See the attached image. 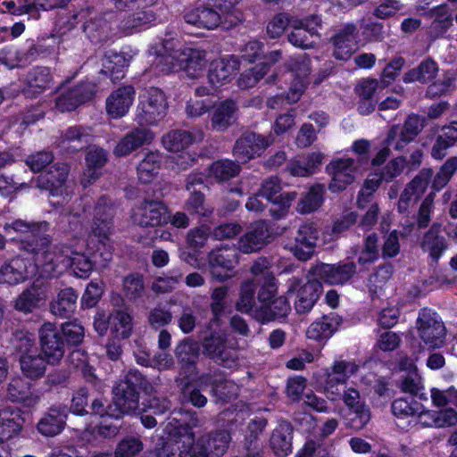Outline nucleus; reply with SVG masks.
I'll use <instances>...</instances> for the list:
<instances>
[{
  "instance_id": "20e7f679",
  "label": "nucleus",
  "mask_w": 457,
  "mask_h": 457,
  "mask_svg": "<svg viewBox=\"0 0 457 457\" xmlns=\"http://www.w3.org/2000/svg\"><path fill=\"white\" fill-rule=\"evenodd\" d=\"M184 411L186 408L170 413L167 426L168 436L160 437L154 446L160 457H191L192 451L187 449V446H191L189 435L184 433L183 429L188 426Z\"/></svg>"
},
{
  "instance_id": "69168bd1",
  "label": "nucleus",
  "mask_w": 457,
  "mask_h": 457,
  "mask_svg": "<svg viewBox=\"0 0 457 457\" xmlns=\"http://www.w3.org/2000/svg\"><path fill=\"white\" fill-rule=\"evenodd\" d=\"M90 398L89 389L86 386H79L72 393L71 405L68 411L75 416L84 417L87 415Z\"/></svg>"
},
{
  "instance_id": "3c124183",
  "label": "nucleus",
  "mask_w": 457,
  "mask_h": 457,
  "mask_svg": "<svg viewBox=\"0 0 457 457\" xmlns=\"http://www.w3.org/2000/svg\"><path fill=\"white\" fill-rule=\"evenodd\" d=\"M433 21L430 25V34L437 38L444 35L453 24V17L446 5H438L428 12Z\"/></svg>"
},
{
  "instance_id": "de8ad7c7",
  "label": "nucleus",
  "mask_w": 457,
  "mask_h": 457,
  "mask_svg": "<svg viewBox=\"0 0 457 457\" xmlns=\"http://www.w3.org/2000/svg\"><path fill=\"white\" fill-rule=\"evenodd\" d=\"M457 142V122H453L448 126L440 129L431 149V156L434 159L441 160L446 154L447 149Z\"/></svg>"
},
{
  "instance_id": "c9c22d12",
  "label": "nucleus",
  "mask_w": 457,
  "mask_h": 457,
  "mask_svg": "<svg viewBox=\"0 0 457 457\" xmlns=\"http://www.w3.org/2000/svg\"><path fill=\"white\" fill-rule=\"evenodd\" d=\"M322 160L323 154L319 152L296 156L287 163V170L295 177H309L316 172Z\"/></svg>"
},
{
  "instance_id": "6e6d98bb",
  "label": "nucleus",
  "mask_w": 457,
  "mask_h": 457,
  "mask_svg": "<svg viewBox=\"0 0 457 457\" xmlns=\"http://www.w3.org/2000/svg\"><path fill=\"white\" fill-rule=\"evenodd\" d=\"M11 344L19 358L37 353L35 335L29 331L16 330L12 333Z\"/></svg>"
},
{
  "instance_id": "c756f323",
  "label": "nucleus",
  "mask_w": 457,
  "mask_h": 457,
  "mask_svg": "<svg viewBox=\"0 0 457 457\" xmlns=\"http://www.w3.org/2000/svg\"><path fill=\"white\" fill-rule=\"evenodd\" d=\"M271 233L267 223L260 220L253 224L238 241V249L244 253L260 250L270 237Z\"/></svg>"
},
{
  "instance_id": "1a4fd4ad",
  "label": "nucleus",
  "mask_w": 457,
  "mask_h": 457,
  "mask_svg": "<svg viewBox=\"0 0 457 457\" xmlns=\"http://www.w3.org/2000/svg\"><path fill=\"white\" fill-rule=\"evenodd\" d=\"M197 382L201 386L211 388L210 395L217 404L226 405L238 397L237 385L219 369L200 374Z\"/></svg>"
},
{
  "instance_id": "5fc2aeb1",
  "label": "nucleus",
  "mask_w": 457,
  "mask_h": 457,
  "mask_svg": "<svg viewBox=\"0 0 457 457\" xmlns=\"http://www.w3.org/2000/svg\"><path fill=\"white\" fill-rule=\"evenodd\" d=\"M78 295L69 287L61 290L57 297L51 302L52 314L72 313L77 308Z\"/></svg>"
},
{
  "instance_id": "338daca9",
  "label": "nucleus",
  "mask_w": 457,
  "mask_h": 457,
  "mask_svg": "<svg viewBox=\"0 0 457 457\" xmlns=\"http://www.w3.org/2000/svg\"><path fill=\"white\" fill-rule=\"evenodd\" d=\"M296 198L295 192H288L280 194L274 197L270 203L269 209L270 215L275 220H280L284 218L289 211L291 203Z\"/></svg>"
},
{
  "instance_id": "a878e982",
  "label": "nucleus",
  "mask_w": 457,
  "mask_h": 457,
  "mask_svg": "<svg viewBox=\"0 0 457 457\" xmlns=\"http://www.w3.org/2000/svg\"><path fill=\"white\" fill-rule=\"evenodd\" d=\"M166 207L160 201H144L132 213L133 223L140 227H155L162 224Z\"/></svg>"
},
{
  "instance_id": "6e6552de",
  "label": "nucleus",
  "mask_w": 457,
  "mask_h": 457,
  "mask_svg": "<svg viewBox=\"0 0 457 457\" xmlns=\"http://www.w3.org/2000/svg\"><path fill=\"white\" fill-rule=\"evenodd\" d=\"M167 110L165 94L158 87L145 88L139 95L137 120L141 126L155 125L164 119Z\"/></svg>"
},
{
  "instance_id": "0e129e2a",
  "label": "nucleus",
  "mask_w": 457,
  "mask_h": 457,
  "mask_svg": "<svg viewBox=\"0 0 457 457\" xmlns=\"http://www.w3.org/2000/svg\"><path fill=\"white\" fill-rule=\"evenodd\" d=\"M185 210L191 215L198 217H210L213 208L205 203L204 195L202 192L190 193V196L185 203Z\"/></svg>"
},
{
  "instance_id": "58836bf2",
  "label": "nucleus",
  "mask_w": 457,
  "mask_h": 457,
  "mask_svg": "<svg viewBox=\"0 0 457 457\" xmlns=\"http://www.w3.org/2000/svg\"><path fill=\"white\" fill-rule=\"evenodd\" d=\"M237 70V63L233 59L221 58L211 63L208 82L212 87H219L230 81Z\"/></svg>"
},
{
  "instance_id": "f704fd0d",
  "label": "nucleus",
  "mask_w": 457,
  "mask_h": 457,
  "mask_svg": "<svg viewBox=\"0 0 457 457\" xmlns=\"http://www.w3.org/2000/svg\"><path fill=\"white\" fill-rule=\"evenodd\" d=\"M238 105L236 101L227 99L214 106L211 118V126L216 131H225L236 120Z\"/></svg>"
},
{
  "instance_id": "f3484780",
  "label": "nucleus",
  "mask_w": 457,
  "mask_h": 457,
  "mask_svg": "<svg viewBox=\"0 0 457 457\" xmlns=\"http://www.w3.org/2000/svg\"><path fill=\"white\" fill-rule=\"evenodd\" d=\"M200 355L198 343L189 338L182 340L175 349V356L179 365V375L189 379L198 372L197 361Z\"/></svg>"
},
{
  "instance_id": "79ce46f5",
  "label": "nucleus",
  "mask_w": 457,
  "mask_h": 457,
  "mask_svg": "<svg viewBox=\"0 0 457 457\" xmlns=\"http://www.w3.org/2000/svg\"><path fill=\"white\" fill-rule=\"evenodd\" d=\"M181 70L187 77L195 79L200 76L206 66V53L200 49L185 48L180 54Z\"/></svg>"
},
{
  "instance_id": "412c9836",
  "label": "nucleus",
  "mask_w": 457,
  "mask_h": 457,
  "mask_svg": "<svg viewBox=\"0 0 457 457\" xmlns=\"http://www.w3.org/2000/svg\"><path fill=\"white\" fill-rule=\"evenodd\" d=\"M25 412L18 407L0 409V444L11 441L21 434L25 424Z\"/></svg>"
},
{
  "instance_id": "b1692460",
  "label": "nucleus",
  "mask_w": 457,
  "mask_h": 457,
  "mask_svg": "<svg viewBox=\"0 0 457 457\" xmlns=\"http://www.w3.org/2000/svg\"><path fill=\"white\" fill-rule=\"evenodd\" d=\"M312 274L331 285H342L356 273V264L347 262L338 264L320 263L312 270Z\"/></svg>"
},
{
  "instance_id": "cd10ccee",
  "label": "nucleus",
  "mask_w": 457,
  "mask_h": 457,
  "mask_svg": "<svg viewBox=\"0 0 457 457\" xmlns=\"http://www.w3.org/2000/svg\"><path fill=\"white\" fill-rule=\"evenodd\" d=\"M68 411L66 406H52L38 420L37 429L45 436H54L61 434L66 426Z\"/></svg>"
},
{
  "instance_id": "4c0bfd02",
  "label": "nucleus",
  "mask_w": 457,
  "mask_h": 457,
  "mask_svg": "<svg viewBox=\"0 0 457 457\" xmlns=\"http://www.w3.org/2000/svg\"><path fill=\"white\" fill-rule=\"evenodd\" d=\"M107 161L108 155L104 149L96 145L89 148L86 156L87 170L81 179L84 187L88 186L99 178L100 170L106 164Z\"/></svg>"
},
{
  "instance_id": "680f3d73",
  "label": "nucleus",
  "mask_w": 457,
  "mask_h": 457,
  "mask_svg": "<svg viewBox=\"0 0 457 457\" xmlns=\"http://www.w3.org/2000/svg\"><path fill=\"white\" fill-rule=\"evenodd\" d=\"M69 172L68 166L64 163H54L53 164L47 172V174L41 175L38 181L41 179L46 180V184H37V186L44 189H51L62 185L67 179Z\"/></svg>"
},
{
  "instance_id": "2eb2a0df",
  "label": "nucleus",
  "mask_w": 457,
  "mask_h": 457,
  "mask_svg": "<svg viewBox=\"0 0 457 457\" xmlns=\"http://www.w3.org/2000/svg\"><path fill=\"white\" fill-rule=\"evenodd\" d=\"M318 237V231L313 225L304 223L298 228L295 237L286 244V248L297 259L307 261L314 253Z\"/></svg>"
},
{
  "instance_id": "e433bc0d",
  "label": "nucleus",
  "mask_w": 457,
  "mask_h": 457,
  "mask_svg": "<svg viewBox=\"0 0 457 457\" xmlns=\"http://www.w3.org/2000/svg\"><path fill=\"white\" fill-rule=\"evenodd\" d=\"M120 15L119 28L125 33H131L134 29L155 21L154 12L149 7L142 5L138 10L124 11Z\"/></svg>"
},
{
  "instance_id": "7ed1b4c3",
  "label": "nucleus",
  "mask_w": 457,
  "mask_h": 457,
  "mask_svg": "<svg viewBox=\"0 0 457 457\" xmlns=\"http://www.w3.org/2000/svg\"><path fill=\"white\" fill-rule=\"evenodd\" d=\"M220 316H212L201 336L203 353L224 367H231L236 362L235 351L229 345L228 332L222 328Z\"/></svg>"
},
{
  "instance_id": "a18cd8bd",
  "label": "nucleus",
  "mask_w": 457,
  "mask_h": 457,
  "mask_svg": "<svg viewBox=\"0 0 457 457\" xmlns=\"http://www.w3.org/2000/svg\"><path fill=\"white\" fill-rule=\"evenodd\" d=\"M128 66L129 60L123 54L110 50L102 58L101 73L108 75L115 82L124 77Z\"/></svg>"
},
{
  "instance_id": "4d7b16f0",
  "label": "nucleus",
  "mask_w": 457,
  "mask_h": 457,
  "mask_svg": "<svg viewBox=\"0 0 457 457\" xmlns=\"http://www.w3.org/2000/svg\"><path fill=\"white\" fill-rule=\"evenodd\" d=\"M182 49H175L164 46L163 53L159 54L155 64L162 72H170L181 70L180 54Z\"/></svg>"
},
{
  "instance_id": "13d9d810",
  "label": "nucleus",
  "mask_w": 457,
  "mask_h": 457,
  "mask_svg": "<svg viewBox=\"0 0 457 457\" xmlns=\"http://www.w3.org/2000/svg\"><path fill=\"white\" fill-rule=\"evenodd\" d=\"M59 331L66 348L79 346L83 342L85 337L84 327L76 320L62 323Z\"/></svg>"
},
{
  "instance_id": "e2e57ef3",
  "label": "nucleus",
  "mask_w": 457,
  "mask_h": 457,
  "mask_svg": "<svg viewBox=\"0 0 457 457\" xmlns=\"http://www.w3.org/2000/svg\"><path fill=\"white\" fill-rule=\"evenodd\" d=\"M379 257V238L376 233L367 236L363 242V248L358 257V263L366 265L375 262Z\"/></svg>"
},
{
  "instance_id": "a19ab883",
  "label": "nucleus",
  "mask_w": 457,
  "mask_h": 457,
  "mask_svg": "<svg viewBox=\"0 0 457 457\" xmlns=\"http://www.w3.org/2000/svg\"><path fill=\"white\" fill-rule=\"evenodd\" d=\"M204 137L202 131L192 133L186 130H171L162 137L163 146L170 152L183 151L190 145L201 141Z\"/></svg>"
},
{
  "instance_id": "8fccbe9b",
  "label": "nucleus",
  "mask_w": 457,
  "mask_h": 457,
  "mask_svg": "<svg viewBox=\"0 0 457 457\" xmlns=\"http://www.w3.org/2000/svg\"><path fill=\"white\" fill-rule=\"evenodd\" d=\"M437 63L431 58L423 60L416 68L410 70L403 75L405 83L419 81L427 83L435 79L438 73Z\"/></svg>"
},
{
  "instance_id": "39448f33",
  "label": "nucleus",
  "mask_w": 457,
  "mask_h": 457,
  "mask_svg": "<svg viewBox=\"0 0 457 457\" xmlns=\"http://www.w3.org/2000/svg\"><path fill=\"white\" fill-rule=\"evenodd\" d=\"M45 260H40L43 273L47 276H59L68 268L72 269L78 278H88L93 270V262L87 256L79 253L71 255L64 251L55 248L44 255Z\"/></svg>"
},
{
  "instance_id": "ea45409f",
  "label": "nucleus",
  "mask_w": 457,
  "mask_h": 457,
  "mask_svg": "<svg viewBox=\"0 0 457 457\" xmlns=\"http://www.w3.org/2000/svg\"><path fill=\"white\" fill-rule=\"evenodd\" d=\"M420 247L423 252L428 253L434 262H438L443 253L448 247L445 238L440 234L439 224H433L424 234L420 242Z\"/></svg>"
},
{
  "instance_id": "37998d69",
  "label": "nucleus",
  "mask_w": 457,
  "mask_h": 457,
  "mask_svg": "<svg viewBox=\"0 0 457 457\" xmlns=\"http://www.w3.org/2000/svg\"><path fill=\"white\" fill-rule=\"evenodd\" d=\"M32 272L24 259L13 258L0 268V283L16 285L23 282Z\"/></svg>"
},
{
  "instance_id": "f03ea898",
  "label": "nucleus",
  "mask_w": 457,
  "mask_h": 457,
  "mask_svg": "<svg viewBox=\"0 0 457 457\" xmlns=\"http://www.w3.org/2000/svg\"><path fill=\"white\" fill-rule=\"evenodd\" d=\"M184 417L187 420V424L184 433L189 435V444L187 449L192 451L191 457H221L228 450L231 441V436L227 430H216L206 435L201 436L196 441L194 428L198 426V414L192 410L184 411Z\"/></svg>"
},
{
  "instance_id": "052dcab7",
  "label": "nucleus",
  "mask_w": 457,
  "mask_h": 457,
  "mask_svg": "<svg viewBox=\"0 0 457 457\" xmlns=\"http://www.w3.org/2000/svg\"><path fill=\"white\" fill-rule=\"evenodd\" d=\"M26 81L30 90L40 93L50 85V71L46 67H35L28 72Z\"/></svg>"
},
{
  "instance_id": "bb28decb",
  "label": "nucleus",
  "mask_w": 457,
  "mask_h": 457,
  "mask_svg": "<svg viewBox=\"0 0 457 457\" xmlns=\"http://www.w3.org/2000/svg\"><path fill=\"white\" fill-rule=\"evenodd\" d=\"M154 137V134L151 129L145 127L136 128L120 139L113 154L120 157L127 156L143 145H149Z\"/></svg>"
},
{
  "instance_id": "bf43d9fd",
  "label": "nucleus",
  "mask_w": 457,
  "mask_h": 457,
  "mask_svg": "<svg viewBox=\"0 0 457 457\" xmlns=\"http://www.w3.org/2000/svg\"><path fill=\"white\" fill-rule=\"evenodd\" d=\"M205 388L199 386L197 378L192 379V381H186L181 387L184 403H191L196 408L204 407L207 403V397L202 394L201 390Z\"/></svg>"
},
{
  "instance_id": "c03bdc74",
  "label": "nucleus",
  "mask_w": 457,
  "mask_h": 457,
  "mask_svg": "<svg viewBox=\"0 0 457 457\" xmlns=\"http://www.w3.org/2000/svg\"><path fill=\"white\" fill-rule=\"evenodd\" d=\"M293 427L290 422L282 420L273 430L270 445L278 455H287L292 452Z\"/></svg>"
},
{
  "instance_id": "c85d7f7f",
  "label": "nucleus",
  "mask_w": 457,
  "mask_h": 457,
  "mask_svg": "<svg viewBox=\"0 0 457 457\" xmlns=\"http://www.w3.org/2000/svg\"><path fill=\"white\" fill-rule=\"evenodd\" d=\"M360 398V392L353 387H346L341 397V400L354 415L351 419V427L357 430L362 429L370 420V409Z\"/></svg>"
},
{
  "instance_id": "6ab92c4d",
  "label": "nucleus",
  "mask_w": 457,
  "mask_h": 457,
  "mask_svg": "<svg viewBox=\"0 0 457 457\" xmlns=\"http://www.w3.org/2000/svg\"><path fill=\"white\" fill-rule=\"evenodd\" d=\"M359 30L353 23L340 29L330 39L332 54L337 60L346 61L356 51Z\"/></svg>"
},
{
  "instance_id": "9d476101",
  "label": "nucleus",
  "mask_w": 457,
  "mask_h": 457,
  "mask_svg": "<svg viewBox=\"0 0 457 457\" xmlns=\"http://www.w3.org/2000/svg\"><path fill=\"white\" fill-rule=\"evenodd\" d=\"M291 32L288 34V41L295 46L300 48L313 47L320 35L318 29L321 26V20L319 16L312 15L304 19L291 21Z\"/></svg>"
},
{
  "instance_id": "72a5a7b5",
  "label": "nucleus",
  "mask_w": 457,
  "mask_h": 457,
  "mask_svg": "<svg viewBox=\"0 0 457 457\" xmlns=\"http://www.w3.org/2000/svg\"><path fill=\"white\" fill-rule=\"evenodd\" d=\"M92 140V129L84 126H72L61 135L59 146L70 152L84 149Z\"/></svg>"
},
{
  "instance_id": "393cba45",
  "label": "nucleus",
  "mask_w": 457,
  "mask_h": 457,
  "mask_svg": "<svg viewBox=\"0 0 457 457\" xmlns=\"http://www.w3.org/2000/svg\"><path fill=\"white\" fill-rule=\"evenodd\" d=\"M95 94V85L84 82L62 92L56 99V108L61 112H71L89 101Z\"/></svg>"
},
{
  "instance_id": "473e14b6",
  "label": "nucleus",
  "mask_w": 457,
  "mask_h": 457,
  "mask_svg": "<svg viewBox=\"0 0 457 457\" xmlns=\"http://www.w3.org/2000/svg\"><path fill=\"white\" fill-rule=\"evenodd\" d=\"M86 14L90 17L83 23L82 29L88 39L95 44L108 40L111 37V27L109 23L96 13L93 14L90 9L80 12L79 16L85 18Z\"/></svg>"
},
{
  "instance_id": "7c9ffc66",
  "label": "nucleus",
  "mask_w": 457,
  "mask_h": 457,
  "mask_svg": "<svg viewBox=\"0 0 457 457\" xmlns=\"http://www.w3.org/2000/svg\"><path fill=\"white\" fill-rule=\"evenodd\" d=\"M134 97L135 89L133 87H119L106 99L107 113L113 119L123 117L132 105Z\"/></svg>"
},
{
  "instance_id": "603ef678",
  "label": "nucleus",
  "mask_w": 457,
  "mask_h": 457,
  "mask_svg": "<svg viewBox=\"0 0 457 457\" xmlns=\"http://www.w3.org/2000/svg\"><path fill=\"white\" fill-rule=\"evenodd\" d=\"M162 163L160 152H149L137 165L138 179L143 183L150 182L158 173Z\"/></svg>"
},
{
  "instance_id": "aec40b11",
  "label": "nucleus",
  "mask_w": 457,
  "mask_h": 457,
  "mask_svg": "<svg viewBox=\"0 0 457 457\" xmlns=\"http://www.w3.org/2000/svg\"><path fill=\"white\" fill-rule=\"evenodd\" d=\"M115 206L106 196L98 199L94 212L92 224L93 234L101 240L108 239L113 229Z\"/></svg>"
},
{
  "instance_id": "9b49d317",
  "label": "nucleus",
  "mask_w": 457,
  "mask_h": 457,
  "mask_svg": "<svg viewBox=\"0 0 457 457\" xmlns=\"http://www.w3.org/2000/svg\"><path fill=\"white\" fill-rule=\"evenodd\" d=\"M359 168L358 162L353 158L332 160L326 168L327 172L331 177L328 189L333 193L345 190L348 185L354 181Z\"/></svg>"
},
{
  "instance_id": "dca6fc26",
  "label": "nucleus",
  "mask_w": 457,
  "mask_h": 457,
  "mask_svg": "<svg viewBox=\"0 0 457 457\" xmlns=\"http://www.w3.org/2000/svg\"><path fill=\"white\" fill-rule=\"evenodd\" d=\"M272 142L271 137L246 132L236 141L233 153L237 162H245L266 149Z\"/></svg>"
},
{
  "instance_id": "2f4dec72",
  "label": "nucleus",
  "mask_w": 457,
  "mask_h": 457,
  "mask_svg": "<svg viewBox=\"0 0 457 457\" xmlns=\"http://www.w3.org/2000/svg\"><path fill=\"white\" fill-rule=\"evenodd\" d=\"M32 385L20 376L12 378L7 385L6 397L12 403H19L26 407H33L38 402V396L31 391Z\"/></svg>"
},
{
  "instance_id": "ddd939ff",
  "label": "nucleus",
  "mask_w": 457,
  "mask_h": 457,
  "mask_svg": "<svg viewBox=\"0 0 457 457\" xmlns=\"http://www.w3.org/2000/svg\"><path fill=\"white\" fill-rule=\"evenodd\" d=\"M207 260L212 275L219 281H224L229 278L228 272L238 263L237 249L229 245L212 249L208 253Z\"/></svg>"
},
{
  "instance_id": "a211bd4d",
  "label": "nucleus",
  "mask_w": 457,
  "mask_h": 457,
  "mask_svg": "<svg viewBox=\"0 0 457 457\" xmlns=\"http://www.w3.org/2000/svg\"><path fill=\"white\" fill-rule=\"evenodd\" d=\"M419 336L428 350H434L443 346L446 328L442 320L433 319L432 316H418Z\"/></svg>"
},
{
  "instance_id": "49530a36",
  "label": "nucleus",
  "mask_w": 457,
  "mask_h": 457,
  "mask_svg": "<svg viewBox=\"0 0 457 457\" xmlns=\"http://www.w3.org/2000/svg\"><path fill=\"white\" fill-rule=\"evenodd\" d=\"M321 292V284L316 279H308L298 292V300L295 302V309L298 314L308 312L312 310Z\"/></svg>"
},
{
  "instance_id": "09e8293b",
  "label": "nucleus",
  "mask_w": 457,
  "mask_h": 457,
  "mask_svg": "<svg viewBox=\"0 0 457 457\" xmlns=\"http://www.w3.org/2000/svg\"><path fill=\"white\" fill-rule=\"evenodd\" d=\"M21 370L23 375L31 380H37L44 377L46 365L49 364L46 358L37 353L20 357Z\"/></svg>"
},
{
  "instance_id": "f8f14e48",
  "label": "nucleus",
  "mask_w": 457,
  "mask_h": 457,
  "mask_svg": "<svg viewBox=\"0 0 457 457\" xmlns=\"http://www.w3.org/2000/svg\"><path fill=\"white\" fill-rule=\"evenodd\" d=\"M41 352L49 364H59L63 358L66 347L61 333L53 323H45L39 329Z\"/></svg>"
},
{
  "instance_id": "4468645a",
  "label": "nucleus",
  "mask_w": 457,
  "mask_h": 457,
  "mask_svg": "<svg viewBox=\"0 0 457 457\" xmlns=\"http://www.w3.org/2000/svg\"><path fill=\"white\" fill-rule=\"evenodd\" d=\"M433 176L431 169H422L401 193L397 203V211L402 214H409L410 209L420 199L430 179Z\"/></svg>"
},
{
  "instance_id": "0eeeda50",
  "label": "nucleus",
  "mask_w": 457,
  "mask_h": 457,
  "mask_svg": "<svg viewBox=\"0 0 457 457\" xmlns=\"http://www.w3.org/2000/svg\"><path fill=\"white\" fill-rule=\"evenodd\" d=\"M154 386L147 378L139 370L131 369L113 388V395L118 396L133 412L139 408L140 400L154 392Z\"/></svg>"
},
{
  "instance_id": "774afa93",
  "label": "nucleus",
  "mask_w": 457,
  "mask_h": 457,
  "mask_svg": "<svg viewBox=\"0 0 457 457\" xmlns=\"http://www.w3.org/2000/svg\"><path fill=\"white\" fill-rule=\"evenodd\" d=\"M143 450V442L140 438L127 436L122 438L114 450L115 457H136Z\"/></svg>"
},
{
  "instance_id": "423d86ee",
  "label": "nucleus",
  "mask_w": 457,
  "mask_h": 457,
  "mask_svg": "<svg viewBox=\"0 0 457 457\" xmlns=\"http://www.w3.org/2000/svg\"><path fill=\"white\" fill-rule=\"evenodd\" d=\"M187 23L200 29H214L219 26L228 29L243 20L241 12L220 11L213 4L199 6L188 10L184 14Z\"/></svg>"
},
{
  "instance_id": "4be33fe9",
  "label": "nucleus",
  "mask_w": 457,
  "mask_h": 457,
  "mask_svg": "<svg viewBox=\"0 0 457 457\" xmlns=\"http://www.w3.org/2000/svg\"><path fill=\"white\" fill-rule=\"evenodd\" d=\"M134 316H95L94 328L99 336H104L108 329L112 337L129 338L133 330Z\"/></svg>"
},
{
  "instance_id": "5701e85b",
  "label": "nucleus",
  "mask_w": 457,
  "mask_h": 457,
  "mask_svg": "<svg viewBox=\"0 0 457 457\" xmlns=\"http://www.w3.org/2000/svg\"><path fill=\"white\" fill-rule=\"evenodd\" d=\"M47 292V285L37 279L15 298L14 309L19 312H33L45 304Z\"/></svg>"
},
{
  "instance_id": "864d4df0",
  "label": "nucleus",
  "mask_w": 457,
  "mask_h": 457,
  "mask_svg": "<svg viewBox=\"0 0 457 457\" xmlns=\"http://www.w3.org/2000/svg\"><path fill=\"white\" fill-rule=\"evenodd\" d=\"M325 187L323 185L316 184L302 197L296 210L302 214L311 213L318 210L324 200Z\"/></svg>"
},
{
  "instance_id": "f257e3e1",
  "label": "nucleus",
  "mask_w": 457,
  "mask_h": 457,
  "mask_svg": "<svg viewBox=\"0 0 457 457\" xmlns=\"http://www.w3.org/2000/svg\"><path fill=\"white\" fill-rule=\"evenodd\" d=\"M49 224L46 221L29 222L17 219L4 225V231L19 243L21 250L32 254L35 266L40 268V260L50 252V238L46 232Z\"/></svg>"
}]
</instances>
